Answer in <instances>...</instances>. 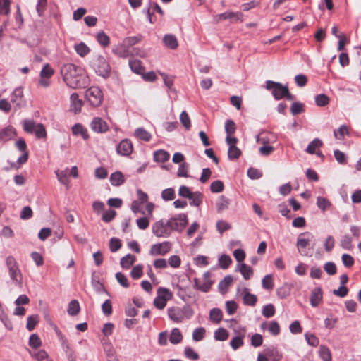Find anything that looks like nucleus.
<instances>
[{
  "instance_id": "nucleus-46",
  "label": "nucleus",
  "mask_w": 361,
  "mask_h": 361,
  "mask_svg": "<svg viewBox=\"0 0 361 361\" xmlns=\"http://www.w3.org/2000/svg\"><path fill=\"white\" fill-rule=\"evenodd\" d=\"M353 238L349 235H345L341 240V246L347 250L353 249Z\"/></svg>"
},
{
  "instance_id": "nucleus-60",
  "label": "nucleus",
  "mask_w": 361,
  "mask_h": 361,
  "mask_svg": "<svg viewBox=\"0 0 361 361\" xmlns=\"http://www.w3.org/2000/svg\"><path fill=\"white\" fill-rule=\"evenodd\" d=\"M205 329L203 327H198L195 329L192 333V339L195 341H202L205 335Z\"/></svg>"
},
{
  "instance_id": "nucleus-38",
  "label": "nucleus",
  "mask_w": 361,
  "mask_h": 361,
  "mask_svg": "<svg viewBox=\"0 0 361 361\" xmlns=\"http://www.w3.org/2000/svg\"><path fill=\"white\" fill-rule=\"evenodd\" d=\"M319 355L322 361H331V353L328 347L321 345L319 350Z\"/></svg>"
},
{
  "instance_id": "nucleus-42",
  "label": "nucleus",
  "mask_w": 361,
  "mask_h": 361,
  "mask_svg": "<svg viewBox=\"0 0 361 361\" xmlns=\"http://www.w3.org/2000/svg\"><path fill=\"white\" fill-rule=\"evenodd\" d=\"M244 335L242 336H237L233 337L231 341H230V345L231 347L234 350H236L240 347L243 346L244 344L243 341Z\"/></svg>"
},
{
  "instance_id": "nucleus-37",
  "label": "nucleus",
  "mask_w": 361,
  "mask_h": 361,
  "mask_svg": "<svg viewBox=\"0 0 361 361\" xmlns=\"http://www.w3.org/2000/svg\"><path fill=\"white\" fill-rule=\"evenodd\" d=\"M135 259V256L131 254H128L121 259V266L124 269H128L131 265H133Z\"/></svg>"
},
{
  "instance_id": "nucleus-45",
  "label": "nucleus",
  "mask_w": 361,
  "mask_h": 361,
  "mask_svg": "<svg viewBox=\"0 0 361 361\" xmlns=\"http://www.w3.org/2000/svg\"><path fill=\"white\" fill-rule=\"evenodd\" d=\"M241 155L240 149L234 145H231L228 147V157L229 159H238Z\"/></svg>"
},
{
  "instance_id": "nucleus-50",
  "label": "nucleus",
  "mask_w": 361,
  "mask_h": 361,
  "mask_svg": "<svg viewBox=\"0 0 361 361\" xmlns=\"http://www.w3.org/2000/svg\"><path fill=\"white\" fill-rule=\"evenodd\" d=\"M224 183L220 180L213 181L210 185V190L213 193L221 192L224 190Z\"/></svg>"
},
{
  "instance_id": "nucleus-40",
  "label": "nucleus",
  "mask_w": 361,
  "mask_h": 361,
  "mask_svg": "<svg viewBox=\"0 0 361 361\" xmlns=\"http://www.w3.org/2000/svg\"><path fill=\"white\" fill-rule=\"evenodd\" d=\"M129 66L130 69L137 74H142L144 71L141 61L139 60H130Z\"/></svg>"
},
{
  "instance_id": "nucleus-64",
  "label": "nucleus",
  "mask_w": 361,
  "mask_h": 361,
  "mask_svg": "<svg viewBox=\"0 0 361 361\" xmlns=\"http://www.w3.org/2000/svg\"><path fill=\"white\" fill-rule=\"evenodd\" d=\"M121 241L116 238H112L109 241V248L112 252L118 251L121 247Z\"/></svg>"
},
{
  "instance_id": "nucleus-7",
  "label": "nucleus",
  "mask_w": 361,
  "mask_h": 361,
  "mask_svg": "<svg viewBox=\"0 0 361 361\" xmlns=\"http://www.w3.org/2000/svg\"><path fill=\"white\" fill-rule=\"evenodd\" d=\"M152 233L158 238H168L171 234L169 221L161 219L156 221L152 226Z\"/></svg>"
},
{
  "instance_id": "nucleus-29",
  "label": "nucleus",
  "mask_w": 361,
  "mask_h": 361,
  "mask_svg": "<svg viewBox=\"0 0 361 361\" xmlns=\"http://www.w3.org/2000/svg\"><path fill=\"white\" fill-rule=\"evenodd\" d=\"M135 136L145 142H149L151 138V134L147 131L144 128H138L135 130Z\"/></svg>"
},
{
  "instance_id": "nucleus-49",
  "label": "nucleus",
  "mask_w": 361,
  "mask_h": 361,
  "mask_svg": "<svg viewBox=\"0 0 361 361\" xmlns=\"http://www.w3.org/2000/svg\"><path fill=\"white\" fill-rule=\"evenodd\" d=\"M142 38L141 35L132 36L124 38L123 41L130 49H132V47L139 43L142 40Z\"/></svg>"
},
{
  "instance_id": "nucleus-33",
  "label": "nucleus",
  "mask_w": 361,
  "mask_h": 361,
  "mask_svg": "<svg viewBox=\"0 0 361 361\" xmlns=\"http://www.w3.org/2000/svg\"><path fill=\"white\" fill-rule=\"evenodd\" d=\"M37 124L38 123L32 119H25L23 121V130L27 133H33L35 128L37 127Z\"/></svg>"
},
{
  "instance_id": "nucleus-25",
  "label": "nucleus",
  "mask_w": 361,
  "mask_h": 361,
  "mask_svg": "<svg viewBox=\"0 0 361 361\" xmlns=\"http://www.w3.org/2000/svg\"><path fill=\"white\" fill-rule=\"evenodd\" d=\"M230 204V200L227 197L224 195H221L219 197L218 200L216 203V207L217 212L219 213L227 209Z\"/></svg>"
},
{
  "instance_id": "nucleus-56",
  "label": "nucleus",
  "mask_w": 361,
  "mask_h": 361,
  "mask_svg": "<svg viewBox=\"0 0 361 361\" xmlns=\"http://www.w3.org/2000/svg\"><path fill=\"white\" fill-rule=\"evenodd\" d=\"M56 176L59 182L63 184L68 185L69 183V178L68 176L67 171H56Z\"/></svg>"
},
{
  "instance_id": "nucleus-54",
  "label": "nucleus",
  "mask_w": 361,
  "mask_h": 361,
  "mask_svg": "<svg viewBox=\"0 0 361 361\" xmlns=\"http://www.w3.org/2000/svg\"><path fill=\"white\" fill-rule=\"evenodd\" d=\"M37 139H43L47 137V130L45 127L42 123H38L37 127L35 128L34 133Z\"/></svg>"
},
{
  "instance_id": "nucleus-10",
  "label": "nucleus",
  "mask_w": 361,
  "mask_h": 361,
  "mask_svg": "<svg viewBox=\"0 0 361 361\" xmlns=\"http://www.w3.org/2000/svg\"><path fill=\"white\" fill-rule=\"evenodd\" d=\"M203 282L200 283V280L197 278L194 279V287L195 288L204 292L207 293L212 286L213 281L210 279L209 272H206L203 275Z\"/></svg>"
},
{
  "instance_id": "nucleus-18",
  "label": "nucleus",
  "mask_w": 361,
  "mask_h": 361,
  "mask_svg": "<svg viewBox=\"0 0 361 361\" xmlns=\"http://www.w3.org/2000/svg\"><path fill=\"white\" fill-rule=\"evenodd\" d=\"M323 298V293L320 287L316 288L312 290L310 295V304L312 307H317L322 302Z\"/></svg>"
},
{
  "instance_id": "nucleus-52",
  "label": "nucleus",
  "mask_w": 361,
  "mask_h": 361,
  "mask_svg": "<svg viewBox=\"0 0 361 361\" xmlns=\"http://www.w3.org/2000/svg\"><path fill=\"white\" fill-rule=\"evenodd\" d=\"M37 361H53L44 350H40L35 354H31Z\"/></svg>"
},
{
  "instance_id": "nucleus-48",
  "label": "nucleus",
  "mask_w": 361,
  "mask_h": 361,
  "mask_svg": "<svg viewBox=\"0 0 361 361\" xmlns=\"http://www.w3.org/2000/svg\"><path fill=\"white\" fill-rule=\"evenodd\" d=\"M305 338L309 345L317 347L319 343V338L314 334H305Z\"/></svg>"
},
{
  "instance_id": "nucleus-4",
  "label": "nucleus",
  "mask_w": 361,
  "mask_h": 361,
  "mask_svg": "<svg viewBox=\"0 0 361 361\" xmlns=\"http://www.w3.org/2000/svg\"><path fill=\"white\" fill-rule=\"evenodd\" d=\"M194 314V311L190 305L172 307L168 309L169 317L176 323L182 322L184 319H190Z\"/></svg>"
},
{
  "instance_id": "nucleus-58",
  "label": "nucleus",
  "mask_w": 361,
  "mask_h": 361,
  "mask_svg": "<svg viewBox=\"0 0 361 361\" xmlns=\"http://www.w3.org/2000/svg\"><path fill=\"white\" fill-rule=\"evenodd\" d=\"M54 73V69L49 66V63L45 64L42 71H40L41 78H50Z\"/></svg>"
},
{
  "instance_id": "nucleus-14",
  "label": "nucleus",
  "mask_w": 361,
  "mask_h": 361,
  "mask_svg": "<svg viewBox=\"0 0 361 361\" xmlns=\"http://www.w3.org/2000/svg\"><path fill=\"white\" fill-rule=\"evenodd\" d=\"M312 238L313 235L310 232L302 233L298 236L296 247L301 255H306L305 253H302V250L307 247Z\"/></svg>"
},
{
  "instance_id": "nucleus-53",
  "label": "nucleus",
  "mask_w": 361,
  "mask_h": 361,
  "mask_svg": "<svg viewBox=\"0 0 361 361\" xmlns=\"http://www.w3.org/2000/svg\"><path fill=\"white\" fill-rule=\"evenodd\" d=\"M29 345L32 348H38L42 345V341L39 336L33 334L30 336Z\"/></svg>"
},
{
  "instance_id": "nucleus-31",
  "label": "nucleus",
  "mask_w": 361,
  "mask_h": 361,
  "mask_svg": "<svg viewBox=\"0 0 361 361\" xmlns=\"http://www.w3.org/2000/svg\"><path fill=\"white\" fill-rule=\"evenodd\" d=\"M80 310V307L78 301L76 300H72L68 305V314L71 316H76L79 313Z\"/></svg>"
},
{
  "instance_id": "nucleus-47",
  "label": "nucleus",
  "mask_w": 361,
  "mask_h": 361,
  "mask_svg": "<svg viewBox=\"0 0 361 361\" xmlns=\"http://www.w3.org/2000/svg\"><path fill=\"white\" fill-rule=\"evenodd\" d=\"M329 102V97L325 94H319L315 97V103L318 106H325Z\"/></svg>"
},
{
  "instance_id": "nucleus-39",
  "label": "nucleus",
  "mask_w": 361,
  "mask_h": 361,
  "mask_svg": "<svg viewBox=\"0 0 361 361\" xmlns=\"http://www.w3.org/2000/svg\"><path fill=\"white\" fill-rule=\"evenodd\" d=\"M322 142L319 138L314 139L307 146L306 149V152L308 154H315L316 149L322 147Z\"/></svg>"
},
{
  "instance_id": "nucleus-21",
  "label": "nucleus",
  "mask_w": 361,
  "mask_h": 361,
  "mask_svg": "<svg viewBox=\"0 0 361 361\" xmlns=\"http://www.w3.org/2000/svg\"><path fill=\"white\" fill-rule=\"evenodd\" d=\"M72 133L74 135H81L85 140L90 137L87 128L80 123H76L72 127Z\"/></svg>"
},
{
  "instance_id": "nucleus-62",
  "label": "nucleus",
  "mask_w": 361,
  "mask_h": 361,
  "mask_svg": "<svg viewBox=\"0 0 361 361\" xmlns=\"http://www.w3.org/2000/svg\"><path fill=\"white\" fill-rule=\"evenodd\" d=\"M38 322H39V319H38L37 315L29 316L27 319L26 328L30 331H32L35 329L36 324L38 323Z\"/></svg>"
},
{
  "instance_id": "nucleus-63",
  "label": "nucleus",
  "mask_w": 361,
  "mask_h": 361,
  "mask_svg": "<svg viewBox=\"0 0 361 361\" xmlns=\"http://www.w3.org/2000/svg\"><path fill=\"white\" fill-rule=\"evenodd\" d=\"M219 262L221 268L226 269L232 262V259L230 256L227 255H222L219 259Z\"/></svg>"
},
{
  "instance_id": "nucleus-19",
  "label": "nucleus",
  "mask_w": 361,
  "mask_h": 361,
  "mask_svg": "<svg viewBox=\"0 0 361 361\" xmlns=\"http://www.w3.org/2000/svg\"><path fill=\"white\" fill-rule=\"evenodd\" d=\"M243 303L248 306H255L257 301V298L255 295L251 294L247 288L243 289Z\"/></svg>"
},
{
  "instance_id": "nucleus-23",
  "label": "nucleus",
  "mask_w": 361,
  "mask_h": 361,
  "mask_svg": "<svg viewBox=\"0 0 361 361\" xmlns=\"http://www.w3.org/2000/svg\"><path fill=\"white\" fill-rule=\"evenodd\" d=\"M109 180L112 185L119 186L124 183L125 178L121 172L116 171L111 174Z\"/></svg>"
},
{
  "instance_id": "nucleus-26",
  "label": "nucleus",
  "mask_w": 361,
  "mask_h": 361,
  "mask_svg": "<svg viewBox=\"0 0 361 361\" xmlns=\"http://www.w3.org/2000/svg\"><path fill=\"white\" fill-rule=\"evenodd\" d=\"M233 282V277L230 275H228L222 279L218 286V288L221 293H226L228 290V287L231 285Z\"/></svg>"
},
{
  "instance_id": "nucleus-35",
  "label": "nucleus",
  "mask_w": 361,
  "mask_h": 361,
  "mask_svg": "<svg viewBox=\"0 0 361 361\" xmlns=\"http://www.w3.org/2000/svg\"><path fill=\"white\" fill-rule=\"evenodd\" d=\"M182 339L183 336L179 329H173L169 337L170 342L173 344H178L182 341Z\"/></svg>"
},
{
  "instance_id": "nucleus-3",
  "label": "nucleus",
  "mask_w": 361,
  "mask_h": 361,
  "mask_svg": "<svg viewBox=\"0 0 361 361\" xmlns=\"http://www.w3.org/2000/svg\"><path fill=\"white\" fill-rule=\"evenodd\" d=\"M266 88L271 90V94L276 100L286 98L288 100H293L294 97L290 93L287 85H283L280 82L272 80L266 81Z\"/></svg>"
},
{
  "instance_id": "nucleus-22",
  "label": "nucleus",
  "mask_w": 361,
  "mask_h": 361,
  "mask_svg": "<svg viewBox=\"0 0 361 361\" xmlns=\"http://www.w3.org/2000/svg\"><path fill=\"white\" fill-rule=\"evenodd\" d=\"M238 270L241 273L245 280H249L253 275V269L245 263L238 264Z\"/></svg>"
},
{
  "instance_id": "nucleus-8",
  "label": "nucleus",
  "mask_w": 361,
  "mask_h": 361,
  "mask_svg": "<svg viewBox=\"0 0 361 361\" xmlns=\"http://www.w3.org/2000/svg\"><path fill=\"white\" fill-rule=\"evenodd\" d=\"M158 296L154 300V305L159 310L164 309L168 300H171L173 294L171 291L164 287H160L157 290Z\"/></svg>"
},
{
  "instance_id": "nucleus-28",
  "label": "nucleus",
  "mask_w": 361,
  "mask_h": 361,
  "mask_svg": "<svg viewBox=\"0 0 361 361\" xmlns=\"http://www.w3.org/2000/svg\"><path fill=\"white\" fill-rule=\"evenodd\" d=\"M163 42L167 47L171 49H176L178 45L176 37L172 35H166L164 37Z\"/></svg>"
},
{
  "instance_id": "nucleus-12",
  "label": "nucleus",
  "mask_w": 361,
  "mask_h": 361,
  "mask_svg": "<svg viewBox=\"0 0 361 361\" xmlns=\"http://www.w3.org/2000/svg\"><path fill=\"white\" fill-rule=\"evenodd\" d=\"M171 250V243L164 241L161 243L154 244L151 247L150 254L152 255H165Z\"/></svg>"
},
{
  "instance_id": "nucleus-1",
  "label": "nucleus",
  "mask_w": 361,
  "mask_h": 361,
  "mask_svg": "<svg viewBox=\"0 0 361 361\" xmlns=\"http://www.w3.org/2000/svg\"><path fill=\"white\" fill-rule=\"evenodd\" d=\"M61 73L66 85L73 88H85L88 85V78L84 70L73 63L64 64L61 68Z\"/></svg>"
},
{
  "instance_id": "nucleus-34",
  "label": "nucleus",
  "mask_w": 361,
  "mask_h": 361,
  "mask_svg": "<svg viewBox=\"0 0 361 361\" xmlns=\"http://www.w3.org/2000/svg\"><path fill=\"white\" fill-rule=\"evenodd\" d=\"M74 49L76 53L81 57H85L90 51V49L82 42L75 44Z\"/></svg>"
},
{
  "instance_id": "nucleus-9",
  "label": "nucleus",
  "mask_w": 361,
  "mask_h": 361,
  "mask_svg": "<svg viewBox=\"0 0 361 361\" xmlns=\"http://www.w3.org/2000/svg\"><path fill=\"white\" fill-rule=\"evenodd\" d=\"M168 221L171 232L173 231L181 232L188 224V218L185 214H181L176 216L172 217Z\"/></svg>"
},
{
  "instance_id": "nucleus-59",
  "label": "nucleus",
  "mask_w": 361,
  "mask_h": 361,
  "mask_svg": "<svg viewBox=\"0 0 361 361\" xmlns=\"http://www.w3.org/2000/svg\"><path fill=\"white\" fill-rule=\"evenodd\" d=\"M180 120L182 125L186 130H189L191 127L190 118L185 111L181 112L180 115Z\"/></svg>"
},
{
  "instance_id": "nucleus-11",
  "label": "nucleus",
  "mask_w": 361,
  "mask_h": 361,
  "mask_svg": "<svg viewBox=\"0 0 361 361\" xmlns=\"http://www.w3.org/2000/svg\"><path fill=\"white\" fill-rule=\"evenodd\" d=\"M91 129L97 133H105L109 130L108 123L100 117H94L90 123Z\"/></svg>"
},
{
  "instance_id": "nucleus-6",
  "label": "nucleus",
  "mask_w": 361,
  "mask_h": 361,
  "mask_svg": "<svg viewBox=\"0 0 361 361\" xmlns=\"http://www.w3.org/2000/svg\"><path fill=\"white\" fill-rule=\"evenodd\" d=\"M85 98L92 106L98 107L102 103L104 95L99 87L92 86L86 90Z\"/></svg>"
},
{
  "instance_id": "nucleus-17",
  "label": "nucleus",
  "mask_w": 361,
  "mask_h": 361,
  "mask_svg": "<svg viewBox=\"0 0 361 361\" xmlns=\"http://www.w3.org/2000/svg\"><path fill=\"white\" fill-rule=\"evenodd\" d=\"M16 135V130L11 126H8L0 130V142H6L12 140Z\"/></svg>"
},
{
  "instance_id": "nucleus-16",
  "label": "nucleus",
  "mask_w": 361,
  "mask_h": 361,
  "mask_svg": "<svg viewBox=\"0 0 361 361\" xmlns=\"http://www.w3.org/2000/svg\"><path fill=\"white\" fill-rule=\"evenodd\" d=\"M112 51L115 55L123 59L131 56V49L123 41L114 46Z\"/></svg>"
},
{
  "instance_id": "nucleus-27",
  "label": "nucleus",
  "mask_w": 361,
  "mask_h": 361,
  "mask_svg": "<svg viewBox=\"0 0 361 361\" xmlns=\"http://www.w3.org/2000/svg\"><path fill=\"white\" fill-rule=\"evenodd\" d=\"M170 158V154L168 152L159 149L154 153V160L156 162L164 163L168 161Z\"/></svg>"
},
{
  "instance_id": "nucleus-20",
  "label": "nucleus",
  "mask_w": 361,
  "mask_h": 361,
  "mask_svg": "<svg viewBox=\"0 0 361 361\" xmlns=\"http://www.w3.org/2000/svg\"><path fill=\"white\" fill-rule=\"evenodd\" d=\"M70 99L71 110L73 111L75 114L80 112L82 106V101L79 99L78 94L77 93L71 94Z\"/></svg>"
},
{
  "instance_id": "nucleus-24",
  "label": "nucleus",
  "mask_w": 361,
  "mask_h": 361,
  "mask_svg": "<svg viewBox=\"0 0 361 361\" xmlns=\"http://www.w3.org/2000/svg\"><path fill=\"white\" fill-rule=\"evenodd\" d=\"M54 329L58 336L59 340L61 342V346H62L63 350L65 352H66V350L70 351V350H71V349L70 348V345H69L67 338L65 337V336L62 334V332L59 329V328L56 325H54Z\"/></svg>"
},
{
  "instance_id": "nucleus-43",
  "label": "nucleus",
  "mask_w": 361,
  "mask_h": 361,
  "mask_svg": "<svg viewBox=\"0 0 361 361\" xmlns=\"http://www.w3.org/2000/svg\"><path fill=\"white\" fill-rule=\"evenodd\" d=\"M228 338V332L224 328H219L214 332V338L216 341H224Z\"/></svg>"
},
{
  "instance_id": "nucleus-51",
  "label": "nucleus",
  "mask_w": 361,
  "mask_h": 361,
  "mask_svg": "<svg viewBox=\"0 0 361 361\" xmlns=\"http://www.w3.org/2000/svg\"><path fill=\"white\" fill-rule=\"evenodd\" d=\"M262 286L266 290H270L273 289L274 282L271 274H267L263 278L262 281Z\"/></svg>"
},
{
  "instance_id": "nucleus-13",
  "label": "nucleus",
  "mask_w": 361,
  "mask_h": 361,
  "mask_svg": "<svg viewBox=\"0 0 361 361\" xmlns=\"http://www.w3.org/2000/svg\"><path fill=\"white\" fill-rule=\"evenodd\" d=\"M11 102L14 104L15 110H18L22 107L24 104V94L23 88L16 87L11 94Z\"/></svg>"
},
{
  "instance_id": "nucleus-5",
  "label": "nucleus",
  "mask_w": 361,
  "mask_h": 361,
  "mask_svg": "<svg viewBox=\"0 0 361 361\" xmlns=\"http://www.w3.org/2000/svg\"><path fill=\"white\" fill-rule=\"evenodd\" d=\"M6 264L12 283L17 286H21L23 280L22 273L16 259L13 256L7 257Z\"/></svg>"
},
{
  "instance_id": "nucleus-36",
  "label": "nucleus",
  "mask_w": 361,
  "mask_h": 361,
  "mask_svg": "<svg viewBox=\"0 0 361 361\" xmlns=\"http://www.w3.org/2000/svg\"><path fill=\"white\" fill-rule=\"evenodd\" d=\"M203 195L200 192H192L190 200V204L192 206L198 207L202 204Z\"/></svg>"
},
{
  "instance_id": "nucleus-57",
  "label": "nucleus",
  "mask_w": 361,
  "mask_h": 361,
  "mask_svg": "<svg viewBox=\"0 0 361 361\" xmlns=\"http://www.w3.org/2000/svg\"><path fill=\"white\" fill-rule=\"evenodd\" d=\"M317 205L322 211L326 210L331 206V202L324 197H318L317 198Z\"/></svg>"
},
{
  "instance_id": "nucleus-44",
  "label": "nucleus",
  "mask_w": 361,
  "mask_h": 361,
  "mask_svg": "<svg viewBox=\"0 0 361 361\" xmlns=\"http://www.w3.org/2000/svg\"><path fill=\"white\" fill-rule=\"evenodd\" d=\"M275 307L272 304H267L262 308V314L266 318H270L275 314Z\"/></svg>"
},
{
  "instance_id": "nucleus-30",
  "label": "nucleus",
  "mask_w": 361,
  "mask_h": 361,
  "mask_svg": "<svg viewBox=\"0 0 361 361\" xmlns=\"http://www.w3.org/2000/svg\"><path fill=\"white\" fill-rule=\"evenodd\" d=\"M267 357L272 359L273 361H279L282 358V355L274 347L268 348L264 350Z\"/></svg>"
},
{
  "instance_id": "nucleus-2",
  "label": "nucleus",
  "mask_w": 361,
  "mask_h": 361,
  "mask_svg": "<svg viewBox=\"0 0 361 361\" xmlns=\"http://www.w3.org/2000/svg\"><path fill=\"white\" fill-rule=\"evenodd\" d=\"M90 67L99 76L106 78L111 73V66L106 59L102 55H94L90 61Z\"/></svg>"
},
{
  "instance_id": "nucleus-41",
  "label": "nucleus",
  "mask_w": 361,
  "mask_h": 361,
  "mask_svg": "<svg viewBox=\"0 0 361 361\" xmlns=\"http://www.w3.org/2000/svg\"><path fill=\"white\" fill-rule=\"evenodd\" d=\"M97 39L99 44L104 47H108L110 44V38L104 31L97 33Z\"/></svg>"
},
{
  "instance_id": "nucleus-32",
  "label": "nucleus",
  "mask_w": 361,
  "mask_h": 361,
  "mask_svg": "<svg viewBox=\"0 0 361 361\" xmlns=\"http://www.w3.org/2000/svg\"><path fill=\"white\" fill-rule=\"evenodd\" d=\"M209 319L214 324H219L222 320V311L219 308H213L209 312Z\"/></svg>"
},
{
  "instance_id": "nucleus-61",
  "label": "nucleus",
  "mask_w": 361,
  "mask_h": 361,
  "mask_svg": "<svg viewBox=\"0 0 361 361\" xmlns=\"http://www.w3.org/2000/svg\"><path fill=\"white\" fill-rule=\"evenodd\" d=\"M268 331L273 336H278L280 334L281 328L276 321L270 322L268 327Z\"/></svg>"
},
{
  "instance_id": "nucleus-55",
  "label": "nucleus",
  "mask_w": 361,
  "mask_h": 361,
  "mask_svg": "<svg viewBox=\"0 0 361 361\" xmlns=\"http://www.w3.org/2000/svg\"><path fill=\"white\" fill-rule=\"evenodd\" d=\"M345 134L349 135L348 128L345 125L341 126L337 130H335L334 131L335 137L338 140H343Z\"/></svg>"
},
{
  "instance_id": "nucleus-15",
  "label": "nucleus",
  "mask_w": 361,
  "mask_h": 361,
  "mask_svg": "<svg viewBox=\"0 0 361 361\" xmlns=\"http://www.w3.org/2000/svg\"><path fill=\"white\" fill-rule=\"evenodd\" d=\"M133 149V143L128 139L121 140L116 147L117 153L121 156H129Z\"/></svg>"
}]
</instances>
